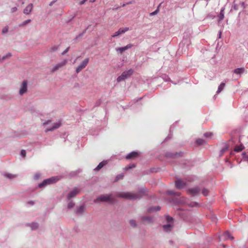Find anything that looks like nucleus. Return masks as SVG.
<instances>
[{"instance_id": "nucleus-54", "label": "nucleus", "mask_w": 248, "mask_h": 248, "mask_svg": "<svg viewBox=\"0 0 248 248\" xmlns=\"http://www.w3.org/2000/svg\"><path fill=\"white\" fill-rule=\"evenodd\" d=\"M229 164H230V167L231 168H232L233 167V165L231 164V162H229Z\"/></svg>"}, {"instance_id": "nucleus-1", "label": "nucleus", "mask_w": 248, "mask_h": 248, "mask_svg": "<svg viewBox=\"0 0 248 248\" xmlns=\"http://www.w3.org/2000/svg\"><path fill=\"white\" fill-rule=\"evenodd\" d=\"M143 195V192L140 191L137 194L131 192H120L117 194V196L120 198H123L128 200H136L141 197Z\"/></svg>"}, {"instance_id": "nucleus-42", "label": "nucleus", "mask_w": 248, "mask_h": 248, "mask_svg": "<svg viewBox=\"0 0 248 248\" xmlns=\"http://www.w3.org/2000/svg\"><path fill=\"white\" fill-rule=\"evenodd\" d=\"M21 155L22 156L25 157L26 156V151L24 150H21Z\"/></svg>"}, {"instance_id": "nucleus-56", "label": "nucleus", "mask_w": 248, "mask_h": 248, "mask_svg": "<svg viewBox=\"0 0 248 248\" xmlns=\"http://www.w3.org/2000/svg\"><path fill=\"white\" fill-rule=\"evenodd\" d=\"M96 0H90V2H94Z\"/></svg>"}, {"instance_id": "nucleus-10", "label": "nucleus", "mask_w": 248, "mask_h": 248, "mask_svg": "<svg viewBox=\"0 0 248 248\" xmlns=\"http://www.w3.org/2000/svg\"><path fill=\"white\" fill-rule=\"evenodd\" d=\"M62 125V122L61 121H58L56 123L53 124V126L49 128H47L45 130L46 132H47L48 131H52L54 129H56L59 128Z\"/></svg>"}, {"instance_id": "nucleus-8", "label": "nucleus", "mask_w": 248, "mask_h": 248, "mask_svg": "<svg viewBox=\"0 0 248 248\" xmlns=\"http://www.w3.org/2000/svg\"><path fill=\"white\" fill-rule=\"evenodd\" d=\"M79 189L77 187L74 188L71 192L69 193L67 195V198L68 200H70L71 198L76 196L79 193Z\"/></svg>"}, {"instance_id": "nucleus-58", "label": "nucleus", "mask_w": 248, "mask_h": 248, "mask_svg": "<svg viewBox=\"0 0 248 248\" xmlns=\"http://www.w3.org/2000/svg\"><path fill=\"white\" fill-rule=\"evenodd\" d=\"M171 195H172L174 194V193L171 191Z\"/></svg>"}, {"instance_id": "nucleus-50", "label": "nucleus", "mask_w": 248, "mask_h": 248, "mask_svg": "<svg viewBox=\"0 0 248 248\" xmlns=\"http://www.w3.org/2000/svg\"><path fill=\"white\" fill-rule=\"evenodd\" d=\"M221 34H222L221 31H219V32H218V38H221Z\"/></svg>"}, {"instance_id": "nucleus-31", "label": "nucleus", "mask_w": 248, "mask_h": 248, "mask_svg": "<svg viewBox=\"0 0 248 248\" xmlns=\"http://www.w3.org/2000/svg\"><path fill=\"white\" fill-rule=\"evenodd\" d=\"M58 46H54L50 48L49 51L50 52H54L57 51L58 50Z\"/></svg>"}, {"instance_id": "nucleus-48", "label": "nucleus", "mask_w": 248, "mask_h": 248, "mask_svg": "<svg viewBox=\"0 0 248 248\" xmlns=\"http://www.w3.org/2000/svg\"><path fill=\"white\" fill-rule=\"evenodd\" d=\"M233 9L234 10H237L238 9V5L236 4H234L233 5Z\"/></svg>"}, {"instance_id": "nucleus-24", "label": "nucleus", "mask_w": 248, "mask_h": 248, "mask_svg": "<svg viewBox=\"0 0 248 248\" xmlns=\"http://www.w3.org/2000/svg\"><path fill=\"white\" fill-rule=\"evenodd\" d=\"M244 148V146L242 144H240V145L237 146L235 147V148L234 149V151H235L236 152H239L242 151V150Z\"/></svg>"}, {"instance_id": "nucleus-37", "label": "nucleus", "mask_w": 248, "mask_h": 248, "mask_svg": "<svg viewBox=\"0 0 248 248\" xmlns=\"http://www.w3.org/2000/svg\"><path fill=\"white\" fill-rule=\"evenodd\" d=\"M208 192L207 189L204 188L202 191V193L204 196H206L208 194Z\"/></svg>"}, {"instance_id": "nucleus-57", "label": "nucleus", "mask_w": 248, "mask_h": 248, "mask_svg": "<svg viewBox=\"0 0 248 248\" xmlns=\"http://www.w3.org/2000/svg\"><path fill=\"white\" fill-rule=\"evenodd\" d=\"M241 5H242L243 6H244V2H241Z\"/></svg>"}, {"instance_id": "nucleus-53", "label": "nucleus", "mask_w": 248, "mask_h": 248, "mask_svg": "<svg viewBox=\"0 0 248 248\" xmlns=\"http://www.w3.org/2000/svg\"><path fill=\"white\" fill-rule=\"evenodd\" d=\"M167 219L168 221L169 222H170V217L169 216H168L167 217Z\"/></svg>"}, {"instance_id": "nucleus-60", "label": "nucleus", "mask_w": 248, "mask_h": 248, "mask_svg": "<svg viewBox=\"0 0 248 248\" xmlns=\"http://www.w3.org/2000/svg\"><path fill=\"white\" fill-rule=\"evenodd\" d=\"M85 2L88 0H83Z\"/></svg>"}, {"instance_id": "nucleus-44", "label": "nucleus", "mask_w": 248, "mask_h": 248, "mask_svg": "<svg viewBox=\"0 0 248 248\" xmlns=\"http://www.w3.org/2000/svg\"><path fill=\"white\" fill-rule=\"evenodd\" d=\"M69 47H67L66 49H65L63 52L62 53V55H64V54H65L66 53H67L68 51H69Z\"/></svg>"}, {"instance_id": "nucleus-26", "label": "nucleus", "mask_w": 248, "mask_h": 248, "mask_svg": "<svg viewBox=\"0 0 248 248\" xmlns=\"http://www.w3.org/2000/svg\"><path fill=\"white\" fill-rule=\"evenodd\" d=\"M163 229L166 232H169L170 229V223L163 226Z\"/></svg>"}, {"instance_id": "nucleus-38", "label": "nucleus", "mask_w": 248, "mask_h": 248, "mask_svg": "<svg viewBox=\"0 0 248 248\" xmlns=\"http://www.w3.org/2000/svg\"><path fill=\"white\" fill-rule=\"evenodd\" d=\"M135 165L132 164L131 165H129V166H127L125 167V168H124V170H129L131 168H135Z\"/></svg>"}, {"instance_id": "nucleus-16", "label": "nucleus", "mask_w": 248, "mask_h": 248, "mask_svg": "<svg viewBox=\"0 0 248 248\" xmlns=\"http://www.w3.org/2000/svg\"><path fill=\"white\" fill-rule=\"evenodd\" d=\"M228 149H229L228 145L226 143H223V147H222V148L221 149L220 151L219 156H222L223 155V154L225 152H226L228 150Z\"/></svg>"}, {"instance_id": "nucleus-15", "label": "nucleus", "mask_w": 248, "mask_h": 248, "mask_svg": "<svg viewBox=\"0 0 248 248\" xmlns=\"http://www.w3.org/2000/svg\"><path fill=\"white\" fill-rule=\"evenodd\" d=\"M132 46H133V45L132 44H129L127 45H126L125 46L122 47H119V48H117L116 50L118 51H120V53L121 54H122L124 51L125 50H127V49H128L129 48H131Z\"/></svg>"}, {"instance_id": "nucleus-49", "label": "nucleus", "mask_w": 248, "mask_h": 248, "mask_svg": "<svg viewBox=\"0 0 248 248\" xmlns=\"http://www.w3.org/2000/svg\"><path fill=\"white\" fill-rule=\"evenodd\" d=\"M188 41L187 40H185V39H183L182 43L180 44V46L182 45V44H184V43L185 44L186 43V42H187Z\"/></svg>"}, {"instance_id": "nucleus-52", "label": "nucleus", "mask_w": 248, "mask_h": 248, "mask_svg": "<svg viewBox=\"0 0 248 248\" xmlns=\"http://www.w3.org/2000/svg\"><path fill=\"white\" fill-rule=\"evenodd\" d=\"M56 0H54V1H52V2H51L50 3V4H49V5H50V6H52V5H53V4L55 2H56Z\"/></svg>"}, {"instance_id": "nucleus-17", "label": "nucleus", "mask_w": 248, "mask_h": 248, "mask_svg": "<svg viewBox=\"0 0 248 248\" xmlns=\"http://www.w3.org/2000/svg\"><path fill=\"white\" fill-rule=\"evenodd\" d=\"M32 8H33L32 4H29L27 6H26L25 9L24 10L23 13L25 14H27V15L31 13V11Z\"/></svg>"}, {"instance_id": "nucleus-51", "label": "nucleus", "mask_w": 248, "mask_h": 248, "mask_svg": "<svg viewBox=\"0 0 248 248\" xmlns=\"http://www.w3.org/2000/svg\"><path fill=\"white\" fill-rule=\"evenodd\" d=\"M16 10H17L16 7H14V8H13L12 9V12H14L16 11Z\"/></svg>"}, {"instance_id": "nucleus-25", "label": "nucleus", "mask_w": 248, "mask_h": 248, "mask_svg": "<svg viewBox=\"0 0 248 248\" xmlns=\"http://www.w3.org/2000/svg\"><path fill=\"white\" fill-rule=\"evenodd\" d=\"M205 142V140L202 139H198L196 140V143L199 145H202Z\"/></svg>"}, {"instance_id": "nucleus-46", "label": "nucleus", "mask_w": 248, "mask_h": 248, "mask_svg": "<svg viewBox=\"0 0 248 248\" xmlns=\"http://www.w3.org/2000/svg\"><path fill=\"white\" fill-rule=\"evenodd\" d=\"M198 204L196 202H191L190 204V205L191 206H197Z\"/></svg>"}, {"instance_id": "nucleus-6", "label": "nucleus", "mask_w": 248, "mask_h": 248, "mask_svg": "<svg viewBox=\"0 0 248 248\" xmlns=\"http://www.w3.org/2000/svg\"><path fill=\"white\" fill-rule=\"evenodd\" d=\"M175 184L176 187L179 189L184 188L186 185V182L182 181V179L179 178H176V180L175 181Z\"/></svg>"}, {"instance_id": "nucleus-30", "label": "nucleus", "mask_w": 248, "mask_h": 248, "mask_svg": "<svg viewBox=\"0 0 248 248\" xmlns=\"http://www.w3.org/2000/svg\"><path fill=\"white\" fill-rule=\"evenodd\" d=\"M74 205L75 203L73 201H71L68 203L67 205V207L69 209H71L74 206Z\"/></svg>"}, {"instance_id": "nucleus-40", "label": "nucleus", "mask_w": 248, "mask_h": 248, "mask_svg": "<svg viewBox=\"0 0 248 248\" xmlns=\"http://www.w3.org/2000/svg\"><path fill=\"white\" fill-rule=\"evenodd\" d=\"M130 224L132 227H135L136 226V221L134 220H130Z\"/></svg>"}, {"instance_id": "nucleus-4", "label": "nucleus", "mask_w": 248, "mask_h": 248, "mask_svg": "<svg viewBox=\"0 0 248 248\" xmlns=\"http://www.w3.org/2000/svg\"><path fill=\"white\" fill-rule=\"evenodd\" d=\"M133 73V71L132 69H129L127 71H124L120 76L117 78V81L118 82H120L130 77Z\"/></svg>"}, {"instance_id": "nucleus-20", "label": "nucleus", "mask_w": 248, "mask_h": 248, "mask_svg": "<svg viewBox=\"0 0 248 248\" xmlns=\"http://www.w3.org/2000/svg\"><path fill=\"white\" fill-rule=\"evenodd\" d=\"M85 211V207L84 205H81L79 207H78L76 210V212L78 214H81Z\"/></svg>"}, {"instance_id": "nucleus-59", "label": "nucleus", "mask_w": 248, "mask_h": 248, "mask_svg": "<svg viewBox=\"0 0 248 248\" xmlns=\"http://www.w3.org/2000/svg\"><path fill=\"white\" fill-rule=\"evenodd\" d=\"M171 222H172L173 220V218L172 217H171Z\"/></svg>"}, {"instance_id": "nucleus-32", "label": "nucleus", "mask_w": 248, "mask_h": 248, "mask_svg": "<svg viewBox=\"0 0 248 248\" xmlns=\"http://www.w3.org/2000/svg\"><path fill=\"white\" fill-rule=\"evenodd\" d=\"M38 225L36 223H32L31 224V227L32 230H35V229H37L38 228Z\"/></svg>"}, {"instance_id": "nucleus-21", "label": "nucleus", "mask_w": 248, "mask_h": 248, "mask_svg": "<svg viewBox=\"0 0 248 248\" xmlns=\"http://www.w3.org/2000/svg\"><path fill=\"white\" fill-rule=\"evenodd\" d=\"M224 17V8H222L221 9L220 14L218 16V18H219L218 21L220 22V21H222Z\"/></svg>"}, {"instance_id": "nucleus-39", "label": "nucleus", "mask_w": 248, "mask_h": 248, "mask_svg": "<svg viewBox=\"0 0 248 248\" xmlns=\"http://www.w3.org/2000/svg\"><path fill=\"white\" fill-rule=\"evenodd\" d=\"M243 155H244L243 158V161L248 162V156L246 155V153H243Z\"/></svg>"}, {"instance_id": "nucleus-7", "label": "nucleus", "mask_w": 248, "mask_h": 248, "mask_svg": "<svg viewBox=\"0 0 248 248\" xmlns=\"http://www.w3.org/2000/svg\"><path fill=\"white\" fill-rule=\"evenodd\" d=\"M67 62V61L66 60H64L62 62L57 64L55 66H54L52 70L51 73H54L56 71L59 70L60 68L64 66Z\"/></svg>"}, {"instance_id": "nucleus-3", "label": "nucleus", "mask_w": 248, "mask_h": 248, "mask_svg": "<svg viewBox=\"0 0 248 248\" xmlns=\"http://www.w3.org/2000/svg\"><path fill=\"white\" fill-rule=\"evenodd\" d=\"M112 200L111 195H101L94 200V202L95 203H99L100 202L111 201Z\"/></svg>"}, {"instance_id": "nucleus-2", "label": "nucleus", "mask_w": 248, "mask_h": 248, "mask_svg": "<svg viewBox=\"0 0 248 248\" xmlns=\"http://www.w3.org/2000/svg\"><path fill=\"white\" fill-rule=\"evenodd\" d=\"M59 180L58 176H53L48 179L44 180L42 183H40L38 185L39 187H43L48 185L52 184L55 183Z\"/></svg>"}, {"instance_id": "nucleus-35", "label": "nucleus", "mask_w": 248, "mask_h": 248, "mask_svg": "<svg viewBox=\"0 0 248 248\" xmlns=\"http://www.w3.org/2000/svg\"><path fill=\"white\" fill-rule=\"evenodd\" d=\"M182 155V153L181 152L176 153L175 154L171 153V159L174 158L175 156H177V155L181 156V155Z\"/></svg>"}, {"instance_id": "nucleus-12", "label": "nucleus", "mask_w": 248, "mask_h": 248, "mask_svg": "<svg viewBox=\"0 0 248 248\" xmlns=\"http://www.w3.org/2000/svg\"><path fill=\"white\" fill-rule=\"evenodd\" d=\"M201 191V189L199 187L196 186L193 188H189L188 190L189 193L191 194L192 195L195 196L198 194Z\"/></svg>"}, {"instance_id": "nucleus-33", "label": "nucleus", "mask_w": 248, "mask_h": 248, "mask_svg": "<svg viewBox=\"0 0 248 248\" xmlns=\"http://www.w3.org/2000/svg\"><path fill=\"white\" fill-rule=\"evenodd\" d=\"M213 136V133L211 132H206L204 134V136L206 138H210Z\"/></svg>"}, {"instance_id": "nucleus-29", "label": "nucleus", "mask_w": 248, "mask_h": 248, "mask_svg": "<svg viewBox=\"0 0 248 248\" xmlns=\"http://www.w3.org/2000/svg\"><path fill=\"white\" fill-rule=\"evenodd\" d=\"M142 220L144 222H147L149 223L151 222L152 219L149 217H143Z\"/></svg>"}, {"instance_id": "nucleus-47", "label": "nucleus", "mask_w": 248, "mask_h": 248, "mask_svg": "<svg viewBox=\"0 0 248 248\" xmlns=\"http://www.w3.org/2000/svg\"><path fill=\"white\" fill-rule=\"evenodd\" d=\"M50 122H51V121L50 120H48V121L43 123V125L48 124H50Z\"/></svg>"}, {"instance_id": "nucleus-27", "label": "nucleus", "mask_w": 248, "mask_h": 248, "mask_svg": "<svg viewBox=\"0 0 248 248\" xmlns=\"http://www.w3.org/2000/svg\"><path fill=\"white\" fill-rule=\"evenodd\" d=\"M5 176L7 178L12 179L16 178V175H15V174H10V173H7V174H5Z\"/></svg>"}, {"instance_id": "nucleus-43", "label": "nucleus", "mask_w": 248, "mask_h": 248, "mask_svg": "<svg viewBox=\"0 0 248 248\" xmlns=\"http://www.w3.org/2000/svg\"><path fill=\"white\" fill-rule=\"evenodd\" d=\"M8 31V28L5 27L3 29L2 32L3 33H6Z\"/></svg>"}, {"instance_id": "nucleus-23", "label": "nucleus", "mask_w": 248, "mask_h": 248, "mask_svg": "<svg viewBox=\"0 0 248 248\" xmlns=\"http://www.w3.org/2000/svg\"><path fill=\"white\" fill-rule=\"evenodd\" d=\"M161 208L160 206H156V207H151L148 210V212H150V213H151V212H154V211H159L160 210Z\"/></svg>"}, {"instance_id": "nucleus-19", "label": "nucleus", "mask_w": 248, "mask_h": 248, "mask_svg": "<svg viewBox=\"0 0 248 248\" xmlns=\"http://www.w3.org/2000/svg\"><path fill=\"white\" fill-rule=\"evenodd\" d=\"M245 71V69L244 68H236L234 70V73L237 75H239L240 76L243 74Z\"/></svg>"}, {"instance_id": "nucleus-11", "label": "nucleus", "mask_w": 248, "mask_h": 248, "mask_svg": "<svg viewBox=\"0 0 248 248\" xmlns=\"http://www.w3.org/2000/svg\"><path fill=\"white\" fill-rule=\"evenodd\" d=\"M129 29L128 27L124 28H120L119 30L116 31L113 35H112V37H115L121 34L124 33L127 31H129Z\"/></svg>"}, {"instance_id": "nucleus-14", "label": "nucleus", "mask_w": 248, "mask_h": 248, "mask_svg": "<svg viewBox=\"0 0 248 248\" xmlns=\"http://www.w3.org/2000/svg\"><path fill=\"white\" fill-rule=\"evenodd\" d=\"M139 156V153L137 152H132L128 154L125 158L127 159H133L135 158L138 157Z\"/></svg>"}, {"instance_id": "nucleus-13", "label": "nucleus", "mask_w": 248, "mask_h": 248, "mask_svg": "<svg viewBox=\"0 0 248 248\" xmlns=\"http://www.w3.org/2000/svg\"><path fill=\"white\" fill-rule=\"evenodd\" d=\"M27 91V82L26 81H23L22 86L19 90V94L22 95L25 93Z\"/></svg>"}, {"instance_id": "nucleus-22", "label": "nucleus", "mask_w": 248, "mask_h": 248, "mask_svg": "<svg viewBox=\"0 0 248 248\" xmlns=\"http://www.w3.org/2000/svg\"><path fill=\"white\" fill-rule=\"evenodd\" d=\"M225 86V83L224 82H222L218 86L217 90V93H220L223 90Z\"/></svg>"}, {"instance_id": "nucleus-45", "label": "nucleus", "mask_w": 248, "mask_h": 248, "mask_svg": "<svg viewBox=\"0 0 248 248\" xmlns=\"http://www.w3.org/2000/svg\"><path fill=\"white\" fill-rule=\"evenodd\" d=\"M27 203L29 204H30L31 205H33L34 204V202L32 201H30L28 202Z\"/></svg>"}, {"instance_id": "nucleus-36", "label": "nucleus", "mask_w": 248, "mask_h": 248, "mask_svg": "<svg viewBox=\"0 0 248 248\" xmlns=\"http://www.w3.org/2000/svg\"><path fill=\"white\" fill-rule=\"evenodd\" d=\"M158 12H159V8L158 7L157 9L154 12H153L152 13H151L150 14V16H155V15L157 14L158 13Z\"/></svg>"}, {"instance_id": "nucleus-55", "label": "nucleus", "mask_w": 248, "mask_h": 248, "mask_svg": "<svg viewBox=\"0 0 248 248\" xmlns=\"http://www.w3.org/2000/svg\"><path fill=\"white\" fill-rule=\"evenodd\" d=\"M35 176V177H36V178H38L39 177V174H36Z\"/></svg>"}, {"instance_id": "nucleus-41", "label": "nucleus", "mask_w": 248, "mask_h": 248, "mask_svg": "<svg viewBox=\"0 0 248 248\" xmlns=\"http://www.w3.org/2000/svg\"><path fill=\"white\" fill-rule=\"evenodd\" d=\"M30 22H31V20H30V19L26 20L24 21L22 23V25H26V24H27L29 23Z\"/></svg>"}, {"instance_id": "nucleus-18", "label": "nucleus", "mask_w": 248, "mask_h": 248, "mask_svg": "<svg viewBox=\"0 0 248 248\" xmlns=\"http://www.w3.org/2000/svg\"><path fill=\"white\" fill-rule=\"evenodd\" d=\"M108 163L107 161L104 160L100 162L97 167L94 169L95 170H99Z\"/></svg>"}, {"instance_id": "nucleus-34", "label": "nucleus", "mask_w": 248, "mask_h": 248, "mask_svg": "<svg viewBox=\"0 0 248 248\" xmlns=\"http://www.w3.org/2000/svg\"><path fill=\"white\" fill-rule=\"evenodd\" d=\"M12 56V54L11 53H8L6 55L3 56L2 59L3 60H5L6 59H8L9 58H10Z\"/></svg>"}, {"instance_id": "nucleus-28", "label": "nucleus", "mask_w": 248, "mask_h": 248, "mask_svg": "<svg viewBox=\"0 0 248 248\" xmlns=\"http://www.w3.org/2000/svg\"><path fill=\"white\" fill-rule=\"evenodd\" d=\"M124 175L123 174L118 175L115 178V182H117L120 179H122L124 178Z\"/></svg>"}, {"instance_id": "nucleus-9", "label": "nucleus", "mask_w": 248, "mask_h": 248, "mask_svg": "<svg viewBox=\"0 0 248 248\" xmlns=\"http://www.w3.org/2000/svg\"><path fill=\"white\" fill-rule=\"evenodd\" d=\"M220 240H227V239H230V240H233V237L231 235V234L230 233V232L228 231L225 232H224L219 237Z\"/></svg>"}, {"instance_id": "nucleus-5", "label": "nucleus", "mask_w": 248, "mask_h": 248, "mask_svg": "<svg viewBox=\"0 0 248 248\" xmlns=\"http://www.w3.org/2000/svg\"><path fill=\"white\" fill-rule=\"evenodd\" d=\"M89 59L88 58L84 59L82 62L81 63L80 65H79L76 69L77 73H78L80 71H81L82 69L85 68L86 66L87 65L89 62Z\"/></svg>"}]
</instances>
